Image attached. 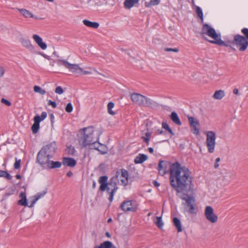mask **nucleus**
<instances>
[{"label":"nucleus","instance_id":"7c9ffc66","mask_svg":"<svg viewBox=\"0 0 248 248\" xmlns=\"http://www.w3.org/2000/svg\"><path fill=\"white\" fill-rule=\"evenodd\" d=\"M112 243L108 241H105L99 246H95L93 248H111Z\"/></svg>","mask_w":248,"mask_h":248},{"label":"nucleus","instance_id":"774afa93","mask_svg":"<svg viewBox=\"0 0 248 248\" xmlns=\"http://www.w3.org/2000/svg\"><path fill=\"white\" fill-rule=\"evenodd\" d=\"M93 187H94L95 186V182H93Z\"/></svg>","mask_w":248,"mask_h":248},{"label":"nucleus","instance_id":"4c0bfd02","mask_svg":"<svg viewBox=\"0 0 248 248\" xmlns=\"http://www.w3.org/2000/svg\"><path fill=\"white\" fill-rule=\"evenodd\" d=\"M114 104L112 102H109L108 104V112L112 115H114L115 113L112 110V109L114 108Z\"/></svg>","mask_w":248,"mask_h":248},{"label":"nucleus","instance_id":"a18cd8bd","mask_svg":"<svg viewBox=\"0 0 248 248\" xmlns=\"http://www.w3.org/2000/svg\"><path fill=\"white\" fill-rule=\"evenodd\" d=\"M1 102L7 106H11V103L3 98L1 99Z\"/></svg>","mask_w":248,"mask_h":248},{"label":"nucleus","instance_id":"13d9d810","mask_svg":"<svg viewBox=\"0 0 248 248\" xmlns=\"http://www.w3.org/2000/svg\"><path fill=\"white\" fill-rule=\"evenodd\" d=\"M171 51L174 52H178L179 51V48H171Z\"/></svg>","mask_w":248,"mask_h":248},{"label":"nucleus","instance_id":"1a4fd4ad","mask_svg":"<svg viewBox=\"0 0 248 248\" xmlns=\"http://www.w3.org/2000/svg\"><path fill=\"white\" fill-rule=\"evenodd\" d=\"M206 219L212 223H215L218 220L217 216L214 213L213 208L210 206H207L204 211Z\"/></svg>","mask_w":248,"mask_h":248},{"label":"nucleus","instance_id":"bb28decb","mask_svg":"<svg viewBox=\"0 0 248 248\" xmlns=\"http://www.w3.org/2000/svg\"><path fill=\"white\" fill-rule=\"evenodd\" d=\"M147 159V156L144 154H139L134 159V162L136 164H140L143 163Z\"/></svg>","mask_w":248,"mask_h":248},{"label":"nucleus","instance_id":"c756f323","mask_svg":"<svg viewBox=\"0 0 248 248\" xmlns=\"http://www.w3.org/2000/svg\"><path fill=\"white\" fill-rule=\"evenodd\" d=\"M173 223L178 232H181L183 230L180 220L177 217L173 218Z\"/></svg>","mask_w":248,"mask_h":248},{"label":"nucleus","instance_id":"69168bd1","mask_svg":"<svg viewBox=\"0 0 248 248\" xmlns=\"http://www.w3.org/2000/svg\"><path fill=\"white\" fill-rule=\"evenodd\" d=\"M106 235L108 237L110 236V234L108 232H106Z\"/></svg>","mask_w":248,"mask_h":248},{"label":"nucleus","instance_id":"2f4dec72","mask_svg":"<svg viewBox=\"0 0 248 248\" xmlns=\"http://www.w3.org/2000/svg\"><path fill=\"white\" fill-rule=\"evenodd\" d=\"M154 222L155 224L160 229L163 226V223L162 222L161 217H155L154 219Z\"/></svg>","mask_w":248,"mask_h":248},{"label":"nucleus","instance_id":"f257e3e1","mask_svg":"<svg viewBox=\"0 0 248 248\" xmlns=\"http://www.w3.org/2000/svg\"><path fill=\"white\" fill-rule=\"evenodd\" d=\"M171 186L177 192L178 196L186 202L185 210L190 214L197 212L193 196V185L188 169L181 167L177 161L171 164Z\"/></svg>","mask_w":248,"mask_h":248},{"label":"nucleus","instance_id":"f03ea898","mask_svg":"<svg viewBox=\"0 0 248 248\" xmlns=\"http://www.w3.org/2000/svg\"><path fill=\"white\" fill-rule=\"evenodd\" d=\"M201 34L204 37V35H206L209 37L212 38L213 40H209V41L212 43L217 44L218 46H228L229 45L225 43L220 38V34L217 33L214 29L212 28L207 24H204L202 27Z\"/></svg>","mask_w":248,"mask_h":248},{"label":"nucleus","instance_id":"f8f14e48","mask_svg":"<svg viewBox=\"0 0 248 248\" xmlns=\"http://www.w3.org/2000/svg\"><path fill=\"white\" fill-rule=\"evenodd\" d=\"M47 116L46 112H43L41 116L36 115L34 117V124L31 126V130L33 133H36L39 128V123L41 121L44 120Z\"/></svg>","mask_w":248,"mask_h":248},{"label":"nucleus","instance_id":"37998d69","mask_svg":"<svg viewBox=\"0 0 248 248\" xmlns=\"http://www.w3.org/2000/svg\"><path fill=\"white\" fill-rule=\"evenodd\" d=\"M241 32L244 34V38H247V41H248V29L243 28L242 29Z\"/></svg>","mask_w":248,"mask_h":248},{"label":"nucleus","instance_id":"09e8293b","mask_svg":"<svg viewBox=\"0 0 248 248\" xmlns=\"http://www.w3.org/2000/svg\"><path fill=\"white\" fill-rule=\"evenodd\" d=\"M151 133L149 131V130L147 129V131L145 133V137L146 138H148L149 140H150V138L151 137Z\"/></svg>","mask_w":248,"mask_h":248},{"label":"nucleus","instance_id":"4d7b16f0","mask_svg":"<svg viewBox=\"0 0 248 248\" xmlns=\"http://www.w3.org/2000/svg\"><path fill=\"white\" fill-rule=\"evenodd\" d=\"M153 183H154V186H155V187H158L159 186L160 184L159 183H158L157 181H154L153 182Z\"/></svg>","mask_w":248,"mask_h":248},{"label":"nucleus","instance_id":"de8ad7c7","mask_svg":"<svg viewBox=\"0 0 248 248\" xmlns=\"http://www.w3.org/2000/svg\"><path fill=\"white\" fill-rule=\"evenodd\" d=\"M48 105L51 106L53 108H55L57 107L56 103L55 102L49 100L48 102Z\"/></svg>","mask_w":248,"mask_h":248},{"label":"nucleus","instance_id":"9d476101","mask_svg":"<svg viewBox=\"0 0 248 248\" xmlns=\"http://www.w3.org/2000/svg\"><path fill=\"white\" fill-rule=\"evenodd\" d=\"M45 154L44 151H40L37 156V162L44 168H46L51 158Z\"/></svg>","mask_w":248,"mask_h":248},{"label":"nucleus","instance_id":"f3484780","mask_svg":"<svg viewBox=\"0 0 248 248\" xmlns=\"http://www.w3.org/2000/svg\"><path fill=\"white\" fill-rule=\"evenodd\" d=\"M188 122L190 126L192 127L191 129L192 132L196 135L199 134V126L200 125L199 122L197 120H195L192 117H188Z\"/></svg>","mask_w":248,"mask_h":248},{"label":"nucleus","instance_id":"c85d7f7f","mask_svg":"<svg viewBox=\"0 0 248 248\" xmlns=\"http://www.w3.org/2000/svg\"><path fill=\"white\" fill-rule=\"evenodd\" d=\"M225 92L223 90H219L216 91L213 95V97L217 100H220L225 96Z\"/></svg>","mask_w":248,"mask_h":248},{"label":"nucleus","instance_id":"4468645a","mask_svg":"<svg viewBox=\"0 0 248 248\" xmlns=\"http://www.w3.org/2000/svg\"><path fill=\"white\" fill-rule=\"evenodd\" d=\"M170 173V163L168 161H160L158 164V173L164 175L167 173Z\"/></svg>","mask_w":248,"mask_h":248},{"label":"nucleus","instance_id":"ea45409f","mask_svg":"<svg viewBox=\"0 0 248 248\" xmlns=\"http://www.w3.org/2000/svg\"><path fill=\"white\" fill-rule=\"evenodd\" d=\"M75 152V150L74 148L71 146L68 147L66 149V152L70 155H73Z\"/></svg>","mask_w":248,"mask_h":248},{"label":"nucleus","instance_id":"412c9836","mask_svg":"<svg viewBox=\"0 0 248 248\" xmlns=\"http://www.w3.org/2000/svg\"><path fill=\"white\" fill-rule=\"evenodd\" d=\"M62 163L63 165L70 167H74L77 163L76 160L72 158L63 157Z\"/></svg>","mask_w":248,"mask_h":248},{"label":"nucleus","instance_id":"72a5a7b5","mask_svg":"<svg viewBox=\"0 0 248 248\" xmlns=\"http://www.w3.org/2000/svg\"><path fill=\"white\" fill-rule=\"evenodd\" d=\"M160 0H151L149 2H146L145 5L147 7H149L151 6H155L158 5L160 3Z\"/></svg>","mask_w":248,"mask_h":248},{"label":"nucleus","instance_id":"473e14b6","mask_svg":"<svg viewBox=\"0 0 248 248\" xmlns=\"http://www.w3.org/2000/svg\"><path fill=\"white\" fill-rule=\"evenodd\" d=\"M0 177H4L7 180L12 179V176L7 171L2 170H0Z\"/></svg>","mask_w":248,"mask_h":248},{"label":"nucleus","instance_id":"aec40b11","mask_svg":"<svg viewBox=\"0 0 248 248\" xmlns=\"http://www.w3.org/2000/svg\"><path fill=\"white\" fill-rule=\"evenodd\" d=\"M18 11L24 17L26 18H33L35 19H39V18L37 16L33 15V14L31 12L26 9H18Z\"/></svg>","mask_w":248,"mask_h":248},{"label":"nucleus","instance_id":"6ab92c4d","mask_svg":"<svg viewBox=\"0 0 248 248\" xmlns=\"http://www.w3.org/2000/svg\"><path fill=\"white\" fill-rule=\"evenodd\" d=\"M33 40L36 44L42 49L45 50L47 48V45L46 43L44 42L42 38L37 34H33L32 36Z\"/></svg>","mask_w":248,"mask_h":248},{"label":"nucleus","instance_id":"8fccbe9b","mask_svg":"<svg viewBox=\"0 0 248 248\" xmlns=\"http://www.w3.org/2000/svg\"><path fill=\"white\" fill-rule=\"evenodd\" d=\"M220 158L217 157L216 159V162L214 165V167L215 169H217L219 167V164H218V162L220 161Z\"/></svg>","mask_w":248,"mask_h":248},{"label":"nucleus","instance_id":"0e129e2a","mask_svg":"<svg viewBox=\"0 0 248 248\" xmlns=\"http://www.w3.org/2000/svg\"><path fill=\"white\" fill-rule=\"evenodd\" d=\"M111 221H112V219L111 218H108L107 221L108 223H110Z\"/></svg>","mask_w":248,"mask_h":248},{"label":"nucleus","instance_id":"5fc2aeb1","mask_svg":"<svg viewBox=\"0 0 248 248\" xmlns=\"http://www.w3.org/2000/svg\"><path fill=\"white\" fill-rule=\"evenodd\" d=\"M40 54L43 57H44L46 59H47L48 60H49V56L45 54H43L42 53H40Z\"/></svg>","mask_w":248,"mask_h":248},{"label":"nucleus","instance_id":"6e6552de","mask_svg":"<svg viewBox=\"0 0 248 248\" xmlns=\"http://www.w3.org/2000/svg\"><path fill=\"white\" fill-rule=\"evenodd\" d=\"M118 178L117 177H112L109 181V183L107 184L106 187L107 192L109 194V200L112 202L114 193L117 191L118 187L117 186V182Z\"/></svg>","mask_w":248,"mask_h":248},{"label":"nucleus","instance_id":"9b49d317","mask_svg":"<svg viewBox=\"0 0 248 248\" xmlns=\"http://www.w3.org/2000/svg\"><path fill=\"white\" fill-rule=\"evenodd\" d=\"M137 207L136 202L133 201H124L121 205V208L124 212H135L137 209Z\"/></svg>","mask_w":248,"mask_h":248},{"label":"nucleus","instance_id":"c03bdc74","mask_svg":"<svg viewBox=\"0 0 248 248\" xmlns=\"http://www.w3.org/2000/svg\"><path fill=\"white\" fill-rule=\"evenodd\" d=\"M63 92L64 91H63L62 88L61 86H58V87H56V88L55 89V93L59 94H61L63 93Z\"/></svg>","mask_w":248,"mask_h":248},{"label":"nucleus","instance_id":"393cba45","mask_svg":"<svg viewBox=\"0 0 248 248\" xmlns=\"http://www.w3.org/2000/svg\"><path fill=\"white\" fill-rule=\"evenodd\" d=\"M83 23L86 26L93 29H97L99 26V24L97 22H92L88 20L85 19L83 20Z\"/></svg>","mask_w":248,"mask_h":248},{"label":"nucleus","instance_id":"603ef678","mask_svg":"<svg viewBox=\"0 0 248 248\" xmlns=\"http://www.w3.org/2000/svg\"><path fill=\"white\" fill-rule=\"evenodd\" d=\"M141 138L143 140V141L146 143V144L148 145L149 143L150 140L148 138H146L145 136H142Z\"/></svg>","mask_w":248,"mask_h":248},{"label":"nucleus","instance_id":"a878e982","mask_svg":"<svg viewBox=\"0 0 248 248\" xmlns=\"http://www.w3.org/2000/svg\"><path fill=\"white\" fill-rule=\"evenodd\" d=\"M19 197L21 198L18 202L19 205L26 206L28 205L26 193L24 192H21L20 193Z\"/></svg>","mask_w":248,"mask_h":248},{"label":"nucleus","instance_id":"0eeeda50","mask_svg":"<svg viewBox=\"0 0 248 248\" xmlns=\"http://www.w3.org/2000/svg\"><path fill=\"white\" fill-rule=\"evenodd\" d=\"M205 134L206 135V145L208 151L210 153H213L214 152L216 145V134L212 131H207Z\"/></svg>","mask_w":248,"mask_h":248},{"label":"nucleus","instance_id":"4be33fe9","mask_svg":"<svg viewBox=\"0 0 248 248\" xmlns=\"http://www.w3.org/2000/svg\"><path fill=\"white\" fill-rule=\"evenodd\" d=\"M108 177L106 176H103L99 177V183L101 184L100 186V190L102 191H104L106 190L108 181Z\"/></svg>","mask_w":248,"mask_h":248},{"label":"nucleus","instance_id":"680f3d73","mask_svg":"<svg viewBox=\"0 0 248 248\" xmlns=\"http://www.w3.org/2000/svg\"><path fill=\"white\" fill-rule=\"evenodd\" d=\"M16 178L17 179H20L21 178V175H19V174H17V175H16Z\"/></svg>","mask_w":248,"mask_h":248},{"label":"nucleus","instance_id":"a211bd4d","mask_svg":"<svg viewBox=\"0 0 248 248\" xmlns=\"http://www.w3.org/2000/svg\"><path fill=\"white\" fill-rule=\"evenodd\" d=\"M90 149L97 150L102 154H105L108 152V148L105 145L96 142L92 144Z\"/></svg>","mask_w":248,"mask_h":248},{"label":"nucleus","instance_id":"dca6fc26","mask_svg":"<svg viewBox=\"0 0 248 248\" xmlns=\"http://www.w3.org/2000/svg\"><path fill=\"white\" fill-rule=\"evenodd\" d=\"M118 172H117L115 177L118 178V181H121V184L124 186H126L128 183V173L126 170L122 169L121 170V175L119 176L117 174Z\"/></svg>","mask_w":248,"mask_h":248},{"label":"nucleus","instance_id":"cd10ccee","mask_svg":"<svg viewBox=\"0 0 248 248\" xmlns=\"http://www.w3.org/2000/svg\"><path fill=\"white\" fill-rule=\"evenodd\" d=\"M171 121L177 125L181 126L182 125L180 119L175 112H171Z\"/></svg>","mask_w":248,"mask_h":248},{"label":"nucleus","instance_id":"bf43d9fd","mask_svg":"<svg viewBox=\"0 0 248 248\" xmlns=\"http://www.w3.org/2000/svg\"><path fill=\"white\" fill-rule=\"evenodd\" d=\"M72 175H73V173L71 171H68L66 174V175L68 177H71V176H72Z\"/></svg>","mask_w":248,"mask_h":248},{"label":"nucleus","instance_id":"2eb2a0df","mask_svg":"<svg viewBox=\"0 0 248 248\" xmlns=\"http://www.w3.org/2000/svg\"><path fill=\"white\" fill-rule=\"evenodd\" d=\"M56 149V143L53 142L44 146L40 151H44V153H46V155H47V156H49L50 157H52L53 155L55 153Z\"/></svg>","mask_w":248,"mask_h":248},{"label":"nucleus","instance_id":"79ce46f5","mask_svg":"<svg viewBox=\"0 0 248 248\" xmlns=\"http://www.w3.org/2000/svg\"><path fill=\"white\" fill-rule=\"evenodd\" d=\"M65 110L67 112L70 113L73 110V106L71 103H69L66 106Z\"/></svg>","mask_w":248,"mask_h":248},{"label":"nucleus","instance_id":"a19ab883","mask_svg":"<svg viewBox=\"0 0 248 248\" xmlns=\"http://www.w3.org/2000/svg\"><path fill=\"white\" fill-rule=\"evenodd\" d=\"M15 163L14 164L15 169H18L20 167L21 160L17 159L16 158L15 159Z\"/></svg>","mask_w":248,"mask_h":248},{"label":"nucleus","instance_id":"c9c22d12","mask_svg":"<svg viewBox=\"0 0 248 248\" xmlns=\"http://www.w3.org/2000/svg\"><path fill=\"white\" fill-rule=\"evenodd\" d=\"M196 12L198 16L201 19L202 22H203V13L201 8L199 6H196Z\"/></svg>","mask_w":248,"mask_h":248},{"label":"nucleus","instance_id":"e433bc0d","mask_svg":"<svg viewBox=\"0 0 248 248\" xmlns=\"http://www.w3.org/2000/svg\"><path fill=\"white\" fill-rule=\"evenodd\" d=\"M162 129L165 130L166 131H167L168 133H170V126L167 124V121L166 120H163L162 124Z\"/></svg>","mask_w":248,"mask_h":248},{"label":"nucleus","instance_id":"39448f33","mask_svg":"<svg viewBox=\"0 0 248 248\" xmlns=\"http://www.w3.org/2000/svg\"><path fill=\"white\" fill-rule=\"evenodd\" d=\"M231 44L236 46L240 51H245L248 46V41L244 36L240 34H235Z\"/></svg>","mask_w":248,"mask_h":248},{"label":"nucleus","instance_id":"6e6d98bb","mask_svg":"<svg viewBox=\"0 0 248 248\" xmlns=\"http://www.w3.org/2000/svg\"><path fill=\"white\" fill-rule=\"evenodd\" d=\"M233 93L235 94H238L239 91L237 89L235 88L233 90Z\"/></svg>","mask_w":248,"mask_h":248},{"label":"nucleus","instance_id":"20e7f679","mask_svg":"<svg viewBox=\"0 0 248 248\" xmlns=\"http://www.w3.org/2000/svg\"><path fill=\"white\" fill-rule=\"evenodd\" d=\"M58 64L62 65L65 68L68 69L69 71L73 73H78V72H81L83 75H90L91 72L88 71L83 70L78 64L71 63L66 60L59 59L58 60Z\"/></svg>","mask_w":248,"mask_h":248},{"label":"nucleus","instance_id":"864d4df0","mask_svg":"<svg viewBox=\"0 0 248 248\" xmlns=\"http://www.w3.org/2000/svg\"><path fill=\"white\" fill-rule=\"evenodd\" d=\"M38 200H36V198H34V199L32 200V201L31 202V204H30V205L29 206V207H32L33 206L34 204L35 203V202L37 201Z\"/></svg>","mask_w":248,"mask_h":248},{"label":"nucleus","instance_id":"338daca9","mask_svg":"<svg viewBox=\"0 0 248 248\" xmlns=\"http://www.w3.org/2000/svg\"><path fill=\"white\" fill-rule=\"evenodd\" d=\"M117 248L115 246H113L112 244L111 248Z\"/></svg>","mask_w":248,"mask_h":248},{"label":"nucleus","instance_id":"7ed1b4c3","mask_svg":"<svg viewBox=\"0 0 248 248\" xmlns=\"http://www.w3.org/2000/svg\"><path fill=\"white\" fill-rule=\"evenodd\" d=\"M83 131V135L79 139V145L82 147L89 145L90 148L92 144L95 142V139L93 137V128L92 127L84 128Z\"/></svg>","mask_w":248,"mask_h":248},{"label":"nucleus","instance_id":"423d86ee","mask_svg":"<svg viewBox=\"0 0 248 248\" xmlns=\"http://www.w3.org/2000/svg\"><path fill=\"white\" fill-rule=\"evenodd\" d=\"M131 99L134 103L140 106L149 107L152 105V101L149 98L139 93L132 94Z\"/></svg>","mask_w":248,"mask_h":248},{"label":"nucleus","instance_id":"5701e85b","mask_svg":"<svg viewBox=\"0 0 248 248\" xmlns=\"http://www.w3.org/2000/svg\"><path fill=\"white\" fill-rule=\"evenodd\" d=\"M62 166V163L59 161H53L50 160L46 169H53L60 168Z\"/></svg>","mask_w":248,"mask_h":248},{"label":"nucleus","instance_id":"3c124183","mask_svg":"<svg viewBox=\"0 0 248 248\" xmlns=\"http://www.w3.org/2000/svg\"><path fill=\"white\" fill-rule=\"evenodd\" d=\"M4 68L2 66H0V78L2 77L4 75Z\"/></svg>","mask_w":248,"mask_h":248},{"label":"nucleus","instance_id":"58836bf2","mask_svg":"<svg viewBox=\"0 0 248 248\" xmlns=\"http://www.w3.org/2000/svg\"><path fill=\"white\" fill-rule=\"evenodd\" d=\"M46 193V190H44L42 192L38 193L36 194L33 198H36V200H38L41 198L44 197Z\"/></svg>","mask_w":248,"mask_h":248},{"label":"nucleus","instance_id":"e2e57ef3","mask_svg":"<svg viewBox=\"0 0 248 248\" xmlns=\"http://www.w3.org/2000/svg\"><path fill=\"white\" fill-rule=\"evenodd\" d=\"M164 50L166 51H170V48H165Z\"/></svg>","mask_w":248,"mask_h":248},{"label":"nucleus","instance_id":"f704fd0d","mask_svg":"<svg viewBox=\"0 0 248 248\" xmlns=\"http://www.w3.org/2000/svg\"><path fill=\"white\" fill-rule=\"evenodd\" d=\"M33 91L35 93H38L41 95L45 94L46 93V91L43 89H42L39 86H34L33 87Z\"/></svg>","mask_w":248,"mask_h":248},{"label":"nucleus","instance_id":"b1692460","mask_svg":"<svg viewBox=\"0 0 248 248\" xmlns=\"http://www.w3.org/2000/svg\"><path fill=\"white\" fill-rule=\"evenodd\" d=\"M139 0H125L124 4V6L126 9H130L135 4L138 3Z\"/></svg>","mask_w":248,"mask_h":248},{"label":"nucleus","instance_id":"052dcab7","mask_svg":"<svg viewBox=\"0 0 248 248\" xmlns=\"http://www.w3.org/2000/svg\"><path fill=\"white\" fill-rule=\"evenodd\" d=\"M148 151L150 153H153L154 152V149L153 148L150 147L148 148Z\"/></svg>","mask_w":248,"mask_h":248},{"label":"nucleus","instance_id":"49530a36","mask_svg":"<svg viewBox=\"0 0 248 248\" xmlns=\"http://www.w3.org/2000/svg\"><path fill=\"white\" fill-rule=\"evenodd\" d=\"M156 134H166L167 133H168L167 131H166L165 130H157L155 132Z\"/></svg>","mask_w":248,"mask_h":248},{"label":"nucleus","instance_id":"ddd939ff","mask_svg":"<svg viewBox=\"0 0 248 248\" xmlns=\"http://www.w3.org/2000/svg\"><path fill=\"white\" fill-rule=\"evenodd\" d=\"M18 40L22 47L31 52H33L34 51L35 46L32 44L29 39L24 36H20Z\"/></svg>","mask_w":248,"mask_h":248}]
</instances>
